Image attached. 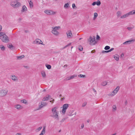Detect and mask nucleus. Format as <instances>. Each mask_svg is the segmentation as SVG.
Wrapping results in <instances>:
<instances>
[{"mask_svg":"<svg viewBox=\"0 0 135 135\" xmlns=\"http://www.w3.org/2000/svg\"><path fill=\"white\" fill-rule=\"evenodd\" d=\"M23 66L26 69H27L28 68V67L26 66Z\"/></svg>","mask_w":135,"mask_h":135,"instance_id":"5fc2aeb1","label":"nucleus"},{"mask_svg":"<svg viewBox=\"0 0 135 135\" xmlns=\"http://www.w3.org/2000/svg\"><path fill=\"white\" fill-rule=\"evenodd\" d=\"M112 108L113 112H115L116 110L117 107L115 105H113L112 106Z\"/></svg>","mask_w":135,"mask_h":135,"instance_id":"5701e85b","label":"nucleus"},{"mask_svg":"<svg viewBox=\"0 0 135 135\" xmlns=\"http://www.w3.org/2000/svg\"><path fill=\"white\" fill-rule=\"evenodd\" d=\"M69 107L68 104H64L62 106V112L63 113H65L66 110Z\"/></svg>","mask_w":135,"mask_h":135,"instance_id":"6e6552de","label":"nucleus"},{"mask_svg":"<svg viewBox=\"0 0 135 135\" xmlns=\"http://www.w3.org/2000/svg\"><path fill=\"white\" fill-rule=\"evenodd\" d=\"M54 99H53L51 101H50V102L54 103Z\"/></svg>","mask_w":135,"mask_h":135,"instance_id":"052dcab7","label":"nucleus"},{"mask_svg":"<svg viewBox=\"0 0 135 135\" xmlns=\"http://www.w3.org/2000/svg\"><path fill=\"white\" fill-rule=\"evenodd\" d=\"M14 8H16L20 6V3L17 1H12L10 4Z\"/></svg>","mask_w":135,"mask_h":135,"instance_id":"39448f33","label":"nucleus"},{"mask_svg":"<svg viewBox=\"0 0 135 135\" xmlns=\"http://www.w3.org/2000/svg\"><path fill=\"white\" fill-rule=\"evenodd\" d=\"M21 135L20 133H17L15 135Z\"/></svg>","mask_w":135,"mask_h":135,"instance_id":"e2e57ef3","label":"nucleus"},{"mask_svg":"<svg viewBox=\"0 0 135 135\" xmlns=\"http://www.w3.org/2000/svg\"><path fill=\"white\" fill-rule=\"evenodd\" d=\"M96 2H94L92 4V5L93 6H95V5L96 4Z\"/></svg>","mask_w":135,"mask_h":135,"instance_id":"de8ad7c7","label":"nucleus"},{"mask_svg":"<svg viewBox=\"0 0 135 135\" xmlns=\"http://www.w3.org/2000/svg\"><path fill=\"white\" fill-rule=\"evenodd\" d=\"M15 107L18 110L21 109L23 108V107L22 106L19 104L16 105L15 106Z\"/></svg>","mask_w":135,"mask_h":135,"instance_id":"4468645a","label":"nucleus"},{"mask_svg":"<svg viewBox=\"0 0 135 135\" xmlns=\"http://www.w3.org/2000/svg\"><path fill=\"white\" fill-rule=\"evenodd\" d=\"M22 20V19L21 18H19L18 20V22H21V20Z\"/></svg>","mask_w":135,"mask_h":135,"instance_id":"09e8293b","label":"nucleus"},{"mask_svg":"<svg viewBox=\"0 0 135 135\" xmlns=\"http://www.w3.org/2000/svg\"><path fill=\"white\" fill-rule=\"evenodd\" d=\"M116 134V133H115L112 134V135H115Z\"/></svg>","mask_w":135,"mask_h":135,"instance_id":"774afa93","label":"nucleus"},{"mask_svg":"<svg viewBox=\"0 0 135 135\" xmlns=\"http://www.w3.org/2000/svg\"><path fill=\"white\" fill-rule=\"evenodd\" d=\"M114 58L116 60L118 61L119 59V56L118 55L114 56Z\"/></svg>","mask_w":135,"mask_h":135,"instance_id":"cd10ccee","label":"nucleus"},{"mask_svg":"<svg viewBox=\"0 0 135 135\" xmlns=\"http://www.w3.org/2000/svg\"><path fill=\"white\" fill-rule=\"evenodd\" d=\"M76 76L75 75H73L71 76L70 77V79H72L73 78H74L75 77H76Z\"/></svg>","mask_w":135,"mask_h":135,"instance_id":"58836bf2","label":"nucleus"},{"mask_svg":"<svg viewBox=\"0 0 135 135\" xmlns=\"http://www.w3.org/2000/svg\"><path fill=\"white\" fill-rule=\"evenodd\" d=\"M69 7V4L68 3H66L64 6V7L65 8H68Z\"/></svg>","mask_w":135,"mask_h":135,"instance_id":"a878e982","label":"nucleus"},{"mask_svg":"<svg viewBox=\"0 0 135 135\" xmlns=\"http://www.w3.org/2000/svg\"><path fill=\"white\" fill-rule=\"evenodd\" d=\"M58 107H55L51 109L52 114L51 116L57 120H59V117L58 115L59 112L57 110Z\"/></svg>","mask_w":135,"mask_h":135,"instance_id":"f257e3e1","label":"nucleus"},{"mask_svg":"<svg viewBox=\"0 0 135 135\" xmlns=\"http://www.w3.org/2000/svg\"><path fill=\"white\" fill-rule=\"evenodd\" d=\"M100 38V37L98 35H97V37H96L97 40H99V39Z\"/></svg>","mask_w":135,"mask_h":135,"instance_id":"a18cd8bd","label":"nucleus"},{"mask_svg":"<svg viewBox=\"0 0 135 135\" xmlns=\"http://www.w3.org/2000/svg\"><path fill=\"white\" fill-rule=\"evenodd\" d=\"M114 48H112L110 50V51H113V50H114Z\"/></svg>","mask_w":135,"mask_h":135,"instance_id":"bf43d9fd","label":"nucleus"},{"mask_svg":"<svg viewBox=\"0 0 135 135\" xmlns=\"http://www.w3.org/2000/svg\"><path fill=\"white\" fill-rule=\"evenodd\" d=\"M45 133V131H42L41 132V133L39 135H43Z\"/></svg>","mask_w":135,"mask_h":135,"instance_id":"79ce46f5","label":"nucleus"},{"mask_svg":"<svg viewBox=\"0 0 135 135\" xmlns=\"http://www.w3.org/2000/svg\"><path fill=\"white\" fill-rule=\"evenodd\" d=\"M118 91L114 90L112 93L109 94V96H112L116 94L117 93Z\"/></svg>","mask_w":135,"mask_h":135,"instance_id":"dca6fc26","label":"nucleus"},{"mask_svg":"<svg viewBox=\"0 0 135 135\" xmlns=\"http://www.w3.org/2000/svg\"><path fill=\"white\" fill-rule=\"evenodd\" d=\"M78 49L80 51H82L83 50V48L82 46H80L78 47Z\"/></svg>","mask_w":135,"mask_h":135,"instance_id":"ea45409f","label":"nucleus"},{"mask_svg":"<svg viewBox=\"0 0 135 135\" xmlns=\"http://www.w3.org/2000/svg\"><path fill=\"white\" fill-rule=\"evenodd\" d=\"M66 118H64L63 119H61V120L60 121V122H64L65 121V120L66 119Z\"/></svg>","mask_w":135,"mask_h":135,"instance_id":"c03bdc74","label":"nucleus"},{"mask_svg":"<svg viewBox=\"0 0 135 135\" xmlns=\"http://www.w3.org/2000/svg\"><path fill=\"white\" fill-rule=\"evenodd\" d=\"M76 7L75 5V3L72 4V7L73 8H74Z\"/></svg>","mask_w":135,"mask_h":135,"instance_id":"49530a36","label":"nucleus"},{"mask_svg":"<svg viewBox=\"0 0 135 135\" xmlns=\"http://www.w3.org/2000/svg\"><path fill=\"white\" fill-rule=\"evenodd\" d=\"M67 37L69 38H71L72 36V34L71 31L69 30L66 33Z\"/></svg>","mask_w":135,"mask_h":135,"instance_id":"9b49d317","label":"nucleus"},{"mask_svg":"<svg viewBox=\"0 0 135 135\" xmlns=\"http://www.w3.org/2000/svg\"><path fill=\"white\" fill-rule=\"evenodd\" d=\"M66 80H69L70 79H70V77H67L66 78Z\"/></svg>","mask_w":135,"mask_h":135,"instance_id":"6e6d98bb","label":"nucleus"},{"mask_svg":"<svg viewBox=\"0 0 135 135\" xmlns=\"http://www.w3.org/2000/svg\"><path fill=\"white\" fill-rule=\"evenodd\" d=\"M50 95H47L46 97L44 98L43 101H47L50 97Z\"/></svg>","mask_w":135,"mask_h":135,"instance_id":"f3484780","label":"nucleus"},{"mask_svg":"<svg viewBox=\"0 0 135 135\" xmlns=\"http://www.w3.org/2000/svg\"><path fill=\"white\" fill-rule=\"evenodd\" d=\"M25 31V32H26V33H27L28 32V31Z\"/></svg>","mask_w":135,"mask_h":135,"instance_id":"338daca9","label":"nucleus"},{"mask_svg":"<svg viewBox=\"0 0 135 135\" xmlns=\"http://www.w3.org/2000/svg\"><path fill=\"white\" fill-rule=\"evenodd\" d=\"M107 84V83L106 81H105L102 83L101 84L103 86H105Z\"/></svg>","mask_w":135,"mask_h":135,"instance_id":"7c9ffc66","label":"nucleus"},{"mask_svg":"<svg viewBox=\"0 0 135 135\" xmlns=\"http://www.w3.org/2000/svg\"><path fill=\"white\" fill-rule=\"evenodd\" d=\"M27 9L26 7V6L25 5H24L22 7V9L21 10V12H23L25 11H27Z\"/></svg>","mask_w":135,"mask_h":135,"instance_id":"a211bd4d","label":"nucleus"},{"mask_svg":"<svg viewBox=\"0 0 135 135\" xmlns=\"http://www.w3.org/2000/svg\"><path fill=\"white\" fill-rule=\"evenodd\" d=\"M135 41V40H132L127 41L124 42L123 44L124 45L129 44L132 42H134Z\"/></svg>","mask_w":135,"mask_h":135,"instance_id":"f8f14e48","label":"nucleus"},{"mask_svg":"<svg viewBox=\"0 0 135 135\" xmlns=\"http://www.w3.org/2000/svg\"><path fill=\"white\" fill-rule=\"evenodd\" d=\"M2 29V27L1 26H0V31H1Z\"/></svg>","mask_w":135,"mask_h":135,"instance_id":"680f3d73","label":"nucleus"},{"mask_svg":"<svg viewBox=\"0 0 135 135\" xmlns=\"http://www.w3.org/2000/svg\"><path fill=\"white\" fill-rule=\"evenodd\" d=\"M128 102L127 100H126L125 102V105H127V104Z\"/></svg>","mask_w":135,"mask_h":135,"instance_id":"864d4df0","label":"nucleus"},{"mask_svg":"<svg viewBox=\"0 0 135 135\" xmlns=\"http://www.w3.org/2000/svg\"><path fill=\"white\" fill-rule=\"evenodd\" d=\"M98 16V14L96 13H94L93 20H95L96 18Z\"/></svg>","mask_w":135,"mask_h":135,"instance_id":"393cba45","label":"nucleus"},{"mask_svg":"<svg viewBox=\"0 0 135 135\" xmlns=\"http://www.w3.org/2000/svg\"><path fill=\"white\" fill-rule=\"evenodd\" d=\"M133 28V27H127V29L129 31H131Z\"/></svg>","mask_w":135,"mask_h":135,"instance_id":"4c0bfd02","label":"nucleus"},{"mask_svg":"<svg viewBox=\"0 0 135 135\" xmlns=\"http://www.w3.org/2000/svg\"><path fill=\"white\" fill-rule=\"evenodd\" d=\"M41 74L42 77L44 78H45L46 77L45 72L44 71H42Z\"/></svg>","mask_w":135,"mask_h":135,"instance_id":"412c9836","label":"nucleus"},{"mask_svg":"<svg viewBox=\"0 0 135 135\" xmlns=\"http://www.w3.org/2000/svg\"><path fill=\"white\" fill-rule=\"evenodd\" d=\"M119 89V86H118L114 89V90L118 91Z\"/></svg>","mask_w":135,"mask_h":135,"instance_id":"a19ab883","label":"nucleus"},{"mask_svg":"<svg viewBox=\"0 0 135 135\" xmlns=\"http://www.w3.org/2000/svg\"><path fill=\"white\" fill-rule=\"evenodd\" d=\"M0 48L2 50H4L5 49V47L2 45H1L0 46Z\"/></svg>","mask_w":135,"mask_h":135,"instance_id":"2f4dec72","label":"nucleus"},{"mask_svg":"<svg viewBox=\"0 0 135 135\" xmlns=\"http://www.w3.org/2000/svg\"><path fill=\"white\" fill-rule=\"evenodd\" d=\"M86 102H85L82 104V107H84L86 105Z\"/></svg>","mask_w":135,"mask_h":135,"instance_id":"37998d69","label":"nucleus"},{"mask_svg":"<svg viewBox=\"0 0 135 135\" xmlns=\"http://www.w3.org/2000/svg\"><path fill=\"white\" fill-rule=\"evenodd\" d=\"M89 44L91 45H93L97 43L94 36L92 37L90 36L88 40Z\"/></svg>","mask_w":135,"mask_h":135,"instance_id":"20e7f679","label":"nucleus"},{"mask_svg":"<svg viewBox=\"0 0 135 135\" xmlns=\"http://www.w3.org/2000/svg\"><path fill=\"white\" fill-rule=\"evenodd\" d=\"M39 44H42V45H44L43 44V42H42H42H40V43H39Z\"/></svg>","mask_w":135,"mask_h":135,"instance_id":"13d9d810","label":"nucleus"},{"mask_svg":"<svg viewBox=\"0 0 135 135\" xmlns=\"http://www.w3.org/2000/svg\"><path fill=\"white\" fill-rule=\"evenodd\" d=\"M29 3L30 7L31 8L33 6V5L32 1L31 0L30 1Z\"/></svg>","mask_w":135,"mask_h":135,"instance_id":"b1692460","label":"nucleus"},{"mask_svg":"<svg viewBox=\"0 0 135 135\" xmlns=\"http://www.w3.org/2000/svg\"><path fill=\"white\" fill-rule=\"evenodd\" d=\"M39 106V109H41L42 107H45L47 105V103L45 102H41Z\"/></svg>","mask_w":135,"mask_h":135,"instance_id":"1a4fd4ad","label":"nucleus"},{"mask_svg":"<svg viewBox=\"0 0 135 135\" xmlns=\"http://www.w3.org/2000/svg\"><path fill=\"white\" fill-rule=\"evenodd\" d=\"M129 13H127L125 14L124 15H123L120 16V18L122 19L126 18L129 17Z\"/></svg>","mask_w":135,"mask_h":135,"instance_id":"ddd939ff","label":"nucleus"},{"mask_svg":"<svg viewBox=\"0 0 135 135\" xmlns=\"http://www.w3.org/2000/svg\"><path fill=\"white\" fill-rule=\"evenodd\" d=\"M110 47L108 46H106L105 48H104V49L106 50H109L110 49Z\"/></svg>","mask_w":135,"mask_h":135,"instance_id":"473e14b6","label":"nucleus"},{"mask_svg":"<svg viewBox=\"0 0 135 135\" xmlns=\"http://www.w3.org/2000/svg\"><path fill=\"white\" fill-rule=\"evenodd\" d=\"M122 12L119 11H118L116 13V14L117 17H118L121 16L122 14Z\"/></svg>","mask_w":135,"mask_h":135,"instance_id":"6ab92c4d","label":"nucleus"},{"mask_svg":"<svg viewBox=\"0 0 135 135\" xmlns=\"http://www.w3.org/2000/svg\"><path fill=\"white\" fill-rule=\"evenodd\" d=\"M129 15L135 14V10H133L129 12Z\"/></svg>","mask_w":135,"mask_h":135,"instance_id":"4be33fe9","label":"nucleus"},{"mask_svg":"<svg viewBox=\"0 0 135 135\" xmlns=\"http://www.w3.org/2000/svg\"><path fill=\"white\" fill-rule=\"evenodd\" d=\"M8 92L7 90H0V96L1 97H3L5 96Z\"/></svg>","mask_w":135,"mask_h":135,"instance_id":"423d86ee","label":"nucleus"},{"mask_svg":"<svg viewBox=\"0 0 135 135\" xmlns=\"http://www.w3.org/2000/svg\"><path fill=\"white\" fill-rule=\"evenodd\" d=\"M44 12L47 15H54L56 13V12L51 10H46L44 11Z\"/></svg>","mask_w":135,"mask_h":135,"instance_id":"0eeeda50","label":"nucleus"},{"mask_svg":"<svg viewBox=\"0 0 135 135\" xmlns=\"http://www.w3.org/2000/svg\"><path fill=\"white\" fill-rule=\"evenodd\" d=\"M78 76L80 78H84L85 76V75H84L80 74L78 75Z\"/></svg>","mask_w":135,"mask_h":135,"instance_id":"e433bc0d","label":"nucleus"},{"mask_svg":"<svg viewBox=\"0 0 135 135\" xmlns=\"http://www.w3.org/2000/svg\"><path fill=\"white\" fill-rule=\"evenodd\" d=\"M71 44V43H69V44H68L67 45H66L62 49H65V48L69 46H70Z\"/></svg>","mask_w":135,"mask_h":135,"instance_id":"c9c22d12","label":"nucleus"},{"mask_svg":"<svg viewBox=\"0 0 135 135\" xmlns=\"http://www.w3.org/2000/svg\"><path fill=\"white\" fill-rule=\"evenodd\" d=\"M102 53H107V51H102Z\"/></svg>","mask_w":135,"mask_h":135,"instance_id":"8fccbe9b","label":"nucleus"},{"mask_svg":"<svg viewBox=\"0 0 135 135\" xmlns=\"http://www.w3.org/2000/svg\"><path fill=\"white\" fill-rule=\"evenodd\" d=\"M93 90L95 92V95L96 94H97V92H96V90L94 88H93Z\"/></svg>","mask_w":135,"mask_h":135,"instance_id":"603ef678","label":"nucleus"},{"mask_svg":"<svg viewBox=\"0 0 135 135\" xmlns=\"http://www.w3.org/2000/svg\"><path fill=\"white\" fill-rule=\"evenodd\" d=\"M24 57L25 56L23 55H22L21 56H17L16 57L17 59V60H21L22 58Z\"/></svg>","mask_w":135,"mask_h":135,"instance_id":"aec40b11","label":"nucleus"},{"mask_svg":"<svg viewBox=\"0 0 135 135\" xmlns=\"http://www.w3.org/2000/svg\"><path fill=\"white\" fill-rule=\"evenodd\" d=\"M67 66V64H65L64 66V67H66Z\"/></svg>","mask_w":135,"mask_h":135,"instance_id":"0e129e2a","label":"nucleus"},{"mask_svg":"<svg viewBox=\"0 0 135 135\" xmlns=\"http://www.w3.org/2000/svg\"><path fill=\"white\" fill-rule=\"evenodd\" d=\"M22 102L23 103L26 104L27 103V102L26 100L23 99L21 100Z\"/></svg>","mask_w":135,"mask_h":135,"instance_id":"72a5a7b5","label":"nucleus"},{"mask_svg":"<svg viewBox=\"0 0 135 135\" xmlns=\"http://www.w3.org/2000/svg\"><path fill=\"white\" fill-rule=\"evenodd\" d=\"M11 79L14 81L17 82L18 80V77L15 75H13L11 76Z\"/></svg>","mask_w":135,"mask_h":135,"instance_id":"9d476101","label":"nucleus"},{"mask_svg":"<svg viewBox=\"0 0 135 135\" xmlns=\"http://www.w3.org/2000/svg\"><path fill=\"white\" fill-rule=\"evenodd\" d=\"M52 30L51 31V33L54 35L57 36L59 34V32L57 30H59L60 28V26H56L55 27H52Z\"/></svg>","mask_w":135,"mask_h":135,"instance_id":"7ed1b4c3","label":"nucleus"},{"mask_svg":"<svg viewBox=\"0 0 135 135\" xmlns=\"http://www.w3.org/2000/svg\"><path fill=\"white\" fill-rule=\"evenodd\" d=\"M42 42V41L39 39H36L34 41V43L35 44H39L40 42Z\"/></svg>","mask_w":135,"mask_h":135,"instance_id":"2eb2a0df","label":"nucleus"},{"mask_svg":"<svg viewBox=\"0 0 135 135\" xmlns=\"http://www.w3.org/2000/svg\"><path fill=\"white\" fill-rule=\"evenodd\" d=\"M84 127V124H82L81 125V128L82 129Z\"/></svg>","mask_w":135,"mask_h":135,"instance_id":"3c124183","label":"nucleus"},{"mask_svg":"<svg viewBox=\"0 0 135 135\" xmlns=\"http://www.w3.org/2000/svg\"><path fill=\"white\" fill-rule=\"evenodd\" d=\"M0 38L3 42H7L9 41L8 36L3 32L0 33Z\"/></svg>","mask_w":135,"mask_h":135,"instance_id":"f03ea898","label":"nucleus"},{"mask_svg":"<svg viewBox=\"0 0 135 135\" xmlns=\"http://www.w3.org/2000/svg\"><path fill=\"white\" fill-rule=\"evenodd\" d=\"M46 66L47 68V69H50L51 68V66L50 65L48 64H46Z\"/></svg>","mask_w":135,"mask_h":135,"instance_id":"bb28decb","label":"nucleus"},{"mask_svg":"<svg viewBox=\"0 0 135 135\" xmlns=\"http://www.w3.org/2000/svg\"><path fill=\"white\" fill-rule=\"evenodd\" d=\"M96 3L97 6H99L101 4V2L99 1L98 0L97 2H96Z\"/></svg>","mask_w":135,"mask_h":135,"instance_id":"c756f323","label":"nucleus"},{"mask_svg":"<svg viewBox=\"0 0 135 135\" xmlns=\"http://www.w3.org/2000/svg\"><path fill=\"white\" fill-rule=\"evenodd\" d=\"M8 47L9 48L11 49L13 47V46L11 44H8Z\"/></svg>","mask_w":135,"mask_h":135,"instance_id":"f704fd0d","label":"nucleus"},{"mask_svg":"<svg viewBox=\"0 0 135 135\" xmlns=\"http://www.w3.org/2000/svg\"><path fill=\"white\" fill-rule=\"evenodd\" d=\"M107 51V53H108V52H111V51H110V50H108V51Z\"/></svg>","mask_w":135,"mask_h":135,"instance_id":"69168bd1","label":"nucleus"},{"mask_svg":"<svg viewBox=\"0 0 135 135\" xmlns=\"http://www.w3.org/2000/svg\"><path fill=\"white\" fill-rule=\"evenodd\" d=\"M45 128H46L45 126L44 127L42 131H44H44L45 132Z\"/></svg>","mask_w":135,"mask_h":135,"instance_id":"4d7b16f0","label":"nucleus"},{"mask_svg":"<svg viewBox=\"0 0 135 135\" xmlns=\"http://www.w3.org/2000/svg\"><path fill=\"white\" fill-rule=\"evenodd\" d=\"M42 128V127H40L37 128L35 130V131L36 132H38Z\"/></svg>","mask_w":135,"mask_h":135,"instance_id":"c85d7f7f","label":"nucleus"}]
</instances>
